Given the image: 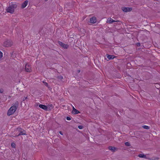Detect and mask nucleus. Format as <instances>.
<instances>
[{
	"label": "nucleus",
	"mask_w": 160,
	"mask_h": 160,
	"mask_svg": "<svg viewBox=\"0 0 160 160\" xmlns=\"http://www.w3.org/2000/svg\"><path fill=\"white\" fill-rule=\"evenodd\" d=\"M48 108L49 110H51V109L53 108V106L52 105L50 104L48 105Z\"/></svg>",
	"instance_id": "2eb2a0df"
},
{
	"label": "nucleus",
	"mask_w": 160,
	"mask_h": 160,
	"mask_svg": "<svg viewBox=\"0 0 160 160\" xmlns=\"http://www.w3.org/2000/svg\"><path fill=\"white\" fill-rule=\"evenodd\" d=\"M11 146L12 148H15V144L14 143H12L11 144Z\"/></svg>",
	"instance_id": "f3484780"
},
{
	"label": "nucleus",
	"mask_w": 160,
	"mask_h": 160,
	"mask_svg": "<svg viewBox=\"0 0 160 160\" xmlns=\"http://www.w3.org/2000/svg\"><path fill=\"white\" fill-rule=\"evenodd\" d=\"M59 133H60V134H61L62 135H63L62 133V132L61 131H60L59 132Z\"/></svg>",
	"instance_id": "b1692460"
},
{
	"label": "nucleus",
	"mask_w": 160,
	"mask_h": 160,
	"mask_svg": "<svg viewBox=\"0 0 160 160\" xmlns=\"http://www.w3.org/2000/svg\"><path fill=\"white\" fill-rule=\"evenodd\" d=\"M25 69L27 72H30L32 71L31 67L28 64H27L25 65Z\"/></svg>",
	"instance_id": "7ed1b4c3"
},
{
	"label": "nucleus",
	"mask_w": 160,
	"mask_h": 160,
	"mask_svg": "<svg viewBox=\"0 0 160 160\" xmlns=\"http://www.w3.org/2000/svg\"><path fill=\"white\" fill-rule=\"evenodd\" d=\"M12 42L10 40H7L4 42V45L6 47H8L12 45Z\"/></svg>",
	"instance_id": "20e7f679"
},
{
	"label": "nucleus",
	"mask_w": 160,
	"mask_h": 160,
	"mask_svg": "<svg viewBox=\"0 0 160 160\" xmlns=\"http://www.w3.org/2000/svg\"><path fill=\"white\" fill-rule=\"evenodd\" d=\"M138 156L141 158H143L144 156V155L143 154H140Z\"/></svg>",
	"instance_id": "a211bd4d"
},
{
	"label": "nucleus",
	"mask_w": 160,
	"mask_h": 160,
	"mask_svg": "<svg viewBox=\"0 0 160 160\" xmlns=\"http://www.w3.org/2000/svg\"><path fill=\"white\" fill-rule=\"evenodd\" d=\"M0 92L2 93L3 92V90L2 89H0Z\"/></svg>",
	"instance_id": "5701e85b"
},
{
	"label": "nucleus",
	"mask_w": 160,
	"mask_h": 160,
	"mask_svg": "<svg viewBox=\"0 0 160 160\" xmlns=\"http://www.w3.org/2000/svg\"><path fill=\"white\" fill-rule=\"evenodd\" d=\"M125 145L127 146H130V143L128 142H126L125 143Z\"/></svg>",
	"instance_id": "6ab92c4d"
},
{
	"label": "nucleus",
	"mask_w": 160,
	"mask_h": 160,
	"mask_svg": "<svg viewBox=\"0 0 160 160\" xmlns=\"http://www.w3.org/2000/svg\"><path fill=\"white\" fill-rule=\"evenodd\" d=\"M72 113L73 114H77L80 113V112L76 109L73 106L72 107Z\"/></svg>",
	"instance_id": "6e6552de"
},
{
	"label": "nucleus",
	"mask_w": 160,
	"mask_h": 160,
	"mask_svg": "<svg viewBox=\"0 0 160 160\" xmlns=\"http://www.w3.org/2000/svg\"><path fill=\"white\" fill-rule=\"evenodd\" d=\"M67 119L68 120H71V119L69 117H67Z\"/></svg>",
	"instance_id": "4be33fe9"
},
{
	"label": "nucleus",
	"mask_w": 160,
	"mask_h": 160,
	"mask_svg": "<svg viewBox=\"0 0 160 160\" xmlns=\"http://www.w3.org/2000/svg\"><path fill=\"white\" fill-rule=\"evenodd\" d=\"M107 58L109 59H113L114 58V57L113 56H112V55H107Z\"/></svg>",
	"instance_id": "4468645a"
},
{
	"label": "nucleus",
	"mask_w": 160,
	"mask_h": 160,
	"mask_svg": "<svg viewBox=\"0 0 160 160\" xmlns=\"http://www.w3.org/2000/svg\"><path fill=\"white\" fill-rule=\"evenodd\" d=\"M45 85L47 86L48 85V83L47 82H45Z\"/></svg>",
	"instance_id": "393cba45"
},
{
	"label": "nucleus",
	"mask_w": 160,
	"mask_h": 160,
	"mask_svg": "<svg viewBox=\"0 0 160 160\" xmlns=\"http://www.w3.org/2000/svg\"><path fill=\"white\" fill-rule=\"evenodd\" d=\"M17 109V107L16 106L13 105L8 110L7 115L10 116L13 114L15 112Z\"/></svg>",
	"instance_id": "f03ea898"
},
{
	"label": "nucleus",
	"mask_w": 160,
	"mask_h": 160,
	"mask_svg": "<svg viewBox=\"0 0 160 160\" xmlns=\"http://www.w3.org/2000/svg\"><path fill=\"white\" fill-rule=\"evenodd\" d=\"M58 44L60 46L64 48H67L68 47V45L62 43V42H59Z\"/></svg>",
	"instance_id": "39448f33"
},
{
	"label": "nucleus",
	"mask_w": 160,
	"mask_h": 160,
	"mask_svg": "<svg viewBox=\"0 0 160 160\" xmlns=\"http://www.w3.org/2000/svg\"><path fill=\"white\" fill-rule=\"evenodd\" d=\"M122 10L123 11L126 12L131 11L132 10V9L131 8L123 7L122 8Z\"/></svg>",
	"instance_id": "423d86ee"
},
{
	"label": "nucleus",
	"mask_w": 160,
	"mask_h": 160,
	"mask_svg": "<svg viewBox=\"0 0 160 160\" xmlns=\"http://www.w3.org/2000/svg\"><path fill=\"white\" fill-rule=\"evenodd\" d=\"M78 128L80 129H82L83 128V126H81V125L79 126H78Z\"/></svg>",
	"instance_id": "412c9836"
},
{
	"label": "nucleus",
	"mask_w": 160,
	"mask_h": 160,
	"mask_svg": "<svg viewBox=\"0 0 160 160\" xmlns=\"http://www.w3.org/2000/svg\"><path fill=\"white\" fill-rule=\"evenodd\" d=\"M109 149L112 151V152H114L115 151L116 148L115 147L110 146L108 147Z\"/></svg>",
	"instance_id": "f8f14e48"
},
{
	"label": "nucleus",
	"mask_w": 160,
	"mask_h": 160,
	"mask_svg": "<svg viewBox=\"0 0 160 160\" xmlns=\"http://www.w3.org/2000/svg\"><path fill=\"white\" fill-rule=\"evenodd\" d=\"M39 106L40 108H41L47 111L48 110V107L46 105L40 104L39 105Z\"/></svg>",
	"instance_id": "0eeeda50"
},
{
	"label": "nucleus",
	"mask_w": 160,
	"mask_h": 160,
	"mask_svg": "<svg viewBox=\"0 0 160 160\" xmlns=\"http://www.w3.org/2000/svg\"><path fill=\"white\" fill-rule=\"evenodd\" d=\"M143 128H145V129H149V128L148 126H146V125L143 126Z\"/></svg>",
	"instance_id": "dca6fc26"
},
{
	"label": "nucleus",
	"mask_w": 160,
	"mask_h": 160,
	"mask_svg": "<svg viewBox=\"0 0 160 160\" xmlns=\"http://www.w3.org/2000/svg\"><path fill=\"white\" fill-rule=\"evenodd\" d=\"M97 21L96 18L95 17H93L90 19V22L91 23H94L96 22Z\"/></svg>",
	"instance_id": "1a4fd4ad"
},
{
	"label": "nucleus",
	"mask_w": 160,
	"mask_h": 160,
	"mask_svg": "<svg viewBox=\"0 0 160 160\" xmlns=\"http://www.w3.org/2000/svg\"><path fill=\"white\" fill-rule=\"evenodd\" d=\"M16 7L17 5L14 3H12L8 8L6 10L8 12L12 13L14 12V9Z\"/></svg>",
	"instance_id": "f257e3e1"
},
{
	"label": "nucleus",
	"mask_w": 160,
	"mask_h": 160,
	"mask_svg": "<svg viewBox=\"0 0 160 160\" xmlns=\"http://www.w3.org/2000/svg\"><path fill=\"white\" fill-rule=\"evenodd\" d=\"M28 1H26L22 4V8H25L28 5Z\"/></svg>",
	"instance_id": "9d476101"
},
{
	"label": "nucleus",
	"mask_w": 160,
	"mask_h": 160,
	"mask_svg": "<svg viewBox=\"0 0 160 160\" xmlns=\"http://www.w3.org/2000/svg\"><path fill=\"white\" fill-rule=\"evenodd\" d=\"M115 22V21L113 20V19H112L111 18H109L108 19L107 21V22H108L109 23H111L113 22Z\"/></svg>",
	"instance_id": "9b49d317"
},
{
	"label": "nucleus",
	"mask_w": 160,
	"mask_h": 160,
	"mask_svg": "<svg viewBox=\"0 0 160 160\" xmlns=\"http://www.w3.org/2000/svg\"><path fill=\"white\" fill-rule=\"evenodd\" d=\"M2 57V53L0 51V59Z\"/></svg>",
	"instance_id": "aec40b11"
},
{
	"label": "nucleus",
	"mask_w": 160,
	"mask_h": 160,
	"mask_svg": "<svg viewBox=\"0 0 160 160\" xmlns=\"http://www.w3.org/2000/svg\"><path fill=\"white\" fill-rule=\"evenodd\" d=\"M24 132H25L24 131H22V130L21 129V130L20 131V132L17 135V136L19 135L25 134V133H24Z\"/></svg>",
	"instance_id": "ddd939ff"
}]
</instances>
